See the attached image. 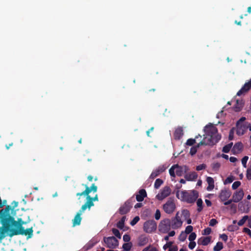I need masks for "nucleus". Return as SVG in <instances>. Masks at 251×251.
<instances>
[{
    "label": "nucleus",
    "instance_id": "62",
    "mask_svg": "<svg viewBox=\"0 0 251 251\" xmlns=\"http://www.w3.org/2000/svg\"><path fill=\"white\" fill-rule=\"evenodd\" d=\"M205 203L207 206H211L212 205V203L211 201L209 200L206 199L205 200Z\"/></svg>",
    "mask_w": 251,
    "mask_h": 251
},
{
    "label": "nucleus",
    "instance_id": "46",
    "mask_svg": "<svg viewBox=\"0 0 251 251\" xmlns=\"http://www.w3.org/2000/svg\"><path fill=\"white\" fill-rule=\"evenodd\" d=\"M220 166H221V165L219 163L216 162V163H214L212 164V167L213 170H217L219 169V168L220 167Z\"/></svg>",
    "mask_w": 251,
    "mask_h": 251
},
{
    "label": "nucleus",
    "instance_id": "1",
    "mask_svg": "<svg viewBox=\"0 0 251 251\" xmlns=\"http://www.w3.org/2000/svg\"><path fill=\"white\" fill-rule=\"evenodd\" d=\"M206 136L196 146L192 147L190 151L191 155H195L198 148L202 145L213 146L221 139V136L218 133L217 128L212 124L206 125L204 129Z\"/></svg>",
    "mask_w": 251,
    "mask_h": 251
},
{
    "label": "nucleus",
    "instance_id": "15",
    "mask_svg": "<svg viewBox=\"0 0 251 251\" xmlns=\"http://www.w3.org/2000/svg\"><path fill=\"white\" fill-rule=\"evenodd\" d=\"M167 167L165 165H160L155 170H154L151 174L150 178L151 179H154L157 176H158L161 173L164 172Z\"/></svg>",
    "mask_w": 251,
    "mask_h": 251
},
{
    "label": "nucleus",
    "instance_id": "43",
    "mask_svg": "<svg viewBox=\"0 0 251 251\" xmlns=\"http://www.w3.org/2000/svg\"><path fill=\"white\" fill-rule=\"evenodd\" d=\"M182 214L184 217L185 218V219L189 218L190 217L189 211L187 209L183 210L182 212Z\"/></svg>",
    "mask_w": 251,
    "mask_h": 251
},
{
    "label": "nucleus",
    "instance_id": "59",
    "mask_svg": "<svg viewBox=\"0 0 251 251\" xmlns=\"http://www.w3.org/2000/svg\"><path fill=\"white\" fill-rule=\"evenodd\" d=\"M124 224L121 222L120 221L117 223V227L121 229L124 228Z\"/></svg>",
    "mask_w": 251,
    "mask_h": 251
},
{
    "label": "nucleus",
    "instance_id": "31",
    "mask_svg": "<svg viewBox=\"0 0 251 251\" xmlns=\"http://www.w3.org/2000/svg\"><path fill=\"white\" fill-rule=\"evenodd\" d=\"M232 145H233V143L231 142V143H229L227 145L225 146L223 148L222 151L225 153H228L230 151Z\"/></svg>",
    "mask_w": 251,
    "mask_h": 251
},
{
    "label": "nucleus",
    "instance_id": "41",
    "mask_svg": "<svg viewBox=\"0 0 251 251\" xmlns=\"http://www.w3.org/2000/svg\"><path fill=\"white\" fill-rule=\"evenodd\" d=\"M197 235L195 232H192L190 233L188 239L190 241H194L196 238Z\"/></svg>",
    "mask_w": 251,
    "mask_h": 251
},
{
    "label": "nucleus",
    "instance_id": "53",
    "mask_svg": "<svg viewBox=\"0 0 251 251\" xmlns=\"http://www.w3.org/2000/svg\"><path fill=\"white\" fill-rule=\"evenodd\" d=\"M246 177L248 180L251 179V169H247Z\"/></svg>",
    "mask_w": 251,
    "mask_h": 251
},
{
    "label": "nucleus",
    "instance_id": "33",
    "mask_svg": "<svg viewBox=\"0 0 251 251\" xmlns=\"http://www.w3.org/2000/svg\"><path fill=\"white\" fill-rule=\"evenodd\" d=\"M163 183V181L161 179H160V178L156 179L154 182V188L155 189H158Z\"/></svg>",
    "mask_w": 251,
    "mask_h": 251
},
{
    "label": "nucleus",
    "instance_id": "36",
    "mask_svg": "<svg viewBox=\"0 0 251 251\" xmlns=\"http://www.w3.org/2000/svg\"><path fill=\"white\" fill-rule=\"evenodd\" d=\"M248 159H249V157L247 156H245L242 159V164L243 165V166L244 168L247 167V162Z\"/></svg>",
    "mask_w": 251,
    "mask_h": 251
},
{
    "label": "nucleus",
    "instance_id": "47",
    "mask_svg": "<svg viewBox=\"0 0 251 251\" xmlns=\"http://www.w3.org/2000/svg\"><path fill=\"white\" fill-rule=\"evenodd\" d=\"M205 168L206 165H205L204 164H202L196 167V170L198 171H200L205 169Z\"/></svg>",
    "mask_w": 251,
    "mask_h": 251
},
{
    "label": "nucleus",
    "instance_id": "29",
    "mask_svg": "<svg viewBox=\"0 0 251 251\" xmlns=\"http://www.w3.org/2000/svg\"><path fill=\"white\" fill-rule=\"evenodd\" d=\"M33 229L32 227L28 228L25 229V233L24 235L27 236L28 238H31L33 235Z\"/></svg>",
    "mask_w": 251,
    "mask_h": 251
},
{
    "label": "nucleus",
    "instance_id": "54",
    "mask_svg": "<svg viewBox=\"0 0 251 251\" xmlns=\"http://www.w3.org/2000/svg\"><path fill=\"white\" fill-rule=\"evenodd\" d=\"M196 245V244L195 242L190 241V242L189 244L188 247L190 249L193 250L195 247Z\"/></svg>",
    "mask_w": 251,
    "mask_h": 251
},
{
    "label": "nucleus",
    "instance_id": "32",
    "mask_svg": "<svg viewBox=\"0 0 251 251\" xmlns=\"http://www.w3.org/2000/svg\"><path fill=\"white\" fill-rule=\"evenodd\" d=\"M223 248V244L221 242L217 243L216 246L214 247L213 250L214 251H220Z\"/></svg>",
    "mask_w": 251,
    "mask_h": 251
},
{
    "label": "nucleus",
    "instance_id": "51",
    "mask_svg": "<svg viewBox=\"0 0 251 251\" xmlns=\"http://www.w3.org/2000/svg\"><path fill=\"white\" fill-rule=\"evenodd\" d=\"M246 118L245 117H242L237 122L236 125L244 124L245 123L244 122Z\"/></svg>",
    "mask_w": 251,
    "mask_h": 251
},
{
    "label": "nucleus",
    "instance_id": "56",
    "mask_svg": "<svg viewBox=\"0 0 251 251\" xmlns=\"http://www.w3.org/2000/svg\"><path fill=\"white\" fill-rule=\"evenodd\" d=\"M233 180L234 178L232 176H228L225 180V183H230L233 181Z\"/></svg>",
    "mask_w": 251,
    "mask_h": 251
},
{
    "label": "nucleus",
    "instance_id": "18",
    "mask_svg": "<svg viewBox=\"0 0 251 251\" xmlns=\"http://www.w3.org/2000/svg\"><path fill=\"white\" fill-rule=\"evenodd\" d=\"M243 144L239 142L235 143L232 149V152L234 154L239 153L243 150Z\"/></svg>",
    "mask_w": 251,
    "mask_h": 251
},
{
    "label": "nucleus",
    "instance_id": "11",
    "mask_svg": "<svg viewBox=\"0 0 251 251\" xmlns=\"http://www.w3.org/2000/svg\"><path fill=\"white\" fill-rule=\"evenodd\" d=\"M25 229L23 226H10L8 236L12 237L15 235H24Z\"/></svg>",
    "mask_w": 251,
    "mask_h": 251
},
{
    "label": "nucleus",
    "instance_id": "13",
    "mask_svg": "<svg viewBox=\"0 0 251 251\" xmlns=\"http://www.w3.org/2000/svg\"><path fill=\"white\" fill-rule=\"evenodd\" d=\"M82 209V206L81 208L79 209V211L77 213V214L75 216L74 218L73 219V226H76L80 225L81 223V221L82 220V218L81 217V215L86 209Z\"/></svg>",
    "mask_w": 251,
    "mask_h": 251
},
{
    "label": "nucleus",
    "instance_id": "50",
    "mask_svg": "<svg viewBox=\"0 0 251 251\" xmlns=\"http://www.w3.org/2000/svg\"><path fill=\"white\" fill-rule=\"evenodd\" d=\"M173 243L171 241L167 242L165 245H164L163 249L164 250H166L167 248L170 249V248L172 246Z\"/></svg>",
    "mask_w": 251,
    "mask_h": 251
},
{
    "label": "nucleus",
    "instance_id": "21",
    "mask_svg": "<svg viewBox=\"0 0 251 251\" xmlns=\"http://www.w3.org/2000/svg\"><path fill=\"white\" fill-rule=\"evenodd\" d=\"M182 224V222L181 221V219H178V218H173L172 219V222H171V227L174 228H177L181 226Z\"/></svg>",
    "mask_w": 251,
    "mask_h": 251
},
{
    "label": "nucleus",
    "instance_id": "26",
    "mask_svg": "<svg viewBox=\"0 0 251 251\" xmlns=\"http://www.w3.org/2000/svg\"><path fill=\"white\" fill-rule=\"evenodd\" d=\"M206 181L208 184V186L207 187V191H211L214 187V181L212 177L208 176L206 178Z\"/></svg>",
    "mask_w": 251,
    "mask_h": 251
},
{
    "label": "nucleus",
    "instance_id": "27",
    "mask_svg": "<svg viewBox=\"0 0 251 251\" xmlns=\"http://www.w3.org/2000/svg\"><path fill=\"white\" fill-rule=\"evenodd\" d=\"M132 246L131 242L125 243L123 245L122 251H130Z\"/></svg>",
    "mask_w": 251,
    "mask_h": 251
},
{
    "label": "nucleus",
    "instance_id": "38",
    "mask_svg": "<svg viewBox=\"0 0 251 251\" xmlns=\"http://www.w3.org/2000/svg\"><path fill=\"white\" fill-rule=\"evenodd\" d=\"M241 185V182L239 181H235L232 185V188L235 190L238 188Z\"/></svg>",
    "mask_w": 251,
    "mask_h": 251
},
{
    "label": "nucleus",
    "instance_id": "64",
    "mask_svg": "<svg viewBox=\"0 0 251 251\" xmlns=\"http://www.w3.org/2000/svg\"><path fill=\"white\" fill-rule=\"evenodd\" d=\"M246 126L247 129H249L250 131H251V124L249 123H246Z\"/></svg>",
    "mask_w": 251,
    "mask_h": 251
},
{
    "label": "nucleus",
    "instance_id": "58",
    "mask_svg": "<svg viewBox=\"0 0 251 251\" xmlns=\"http://www.w3.org/2000/svg\"><path fill=\"white\" fill-rule=\"evenodd\" d=\"M243 231L248 235H249L250 236H251V230L247 228V227H244L243 229Z\"/></svg>",
    "mask_w": 251,
    "mask_h": 251
},
{
    "label": "nucleus",
    "instance_id": "49",
    "mask_svg": "<svg viewBox=\"0 0 251 251\" xmlns=\"http://www.w3.org/2000/svg\"><path fill=\"white\" fill-rule=\"evenodd\" d=\"M160 216H161L160 211L159 209H157L156 210V212L155 213V216H154L155 219L157 220H159L160 218Z\"/></svg>",
    "mask_w": 251,
    "mask_h": 251
},
{
    "label": "nucleus",
    "instance_id": "3",
    "mask_svg": "<svg viewBox=\"0 0 251 251\" xmlns=\"http://www.w3.org/2000/svg\"><path fill=\"white\" fill-rule=\"evenodd\" d=\"M10 205H6L5 208L0 210L9 228L10 226H23V225H25L29 222V216H28V220L26 221H24L22 218H18L17 221H16L13 216L10 214Z\"/></svg>",
    "mask_w": 251,
    "mask_h": 251
},
{
    "label": "nucleus",
    "instance_id": "63",
    "mask_svg": "<svg viewBox=\"0 0 251 251\" xmlns=\"http://www.w3.org/2000/svg\"><path fill=\"white\" fill-rule=\"evenodd\" d=\"M237 160V158L235 157H230L229 158V161L231 162H232V163H234Z\"/></svg>",
    "mask_w": 251,
    "mask_h": 251
},
{
    "label": "nucleus",
    "instance_id": "30",
    "mask_svg": "<svg viewBox=\"0 0 251 251\" xmlns=\"http://www.w3.org/2000/svg\"><path fill=\"white\" fill-rule=\"evenodd\" d=\"M243 107V105L241 102L239 101V100H236V104L234 107V110L236 112H239L241 111L242 109V108Z\"/></svg>",
    "mask_w": 251,
    "mask_h": 251
},
{
    "label": "nucleus",
    "instance_id": "37",
    "mask_svg": "<svg viewBox=\"0 0 251 251\" xmlns=\"http://www.w3.org/2000/svg\"><path fill=\"white\" fill-rule=\"evenodd\" d=\"M196 143V139L190 138L187 140L186 145L188 146H192Z\"/></svg>",
    "mask_w": 251,
    "mask_h": 251
},
{
    "label": "nucleus",
    "instance_id": "17",
    "mask_svg": "<svg viewBox=\"0 0 251 251\" xmlns=\"http://www.w3.org/2000/svg\"><path fill=\"white\" fill-rule=\"evenodd\" d=\"M230 195L231 193L230 191L226 189L222 190L219 195V198L222 201H224L227 200L230 197Z\"/></svg>",
    "mask_w": 251,
    "mask_h": 251
},
{
    "label": "nucleus",
    "instance_id": "16",
    "mask_svg": "<svg viewBox=\"0 0 251 251\" xmlns=\"http://www.w3.org/2000/svg\"><path fill=\"white\" fill-rule=\"evenodd\" d=\"M244 193L242 189L236 191L232 196L233 201L238 202L240 201L243 198Z\"/></svg>",
    "mask_w": 251,
    "mask_h": 251
},
{
    "label": "nucleus",
    "instance_id": "22",
    "mask_svg": "<svg viewBox=\"0 0 251 251\" xmlns=\"http://www.w3.org/2000/svg\"><path fill=\"white\" fill-rule=\"evenodd\" d=\"M149 242L148 238L145 235H141L138 238V246L141 247L146 245Z\"/></svg>",
    "mask_w": 251,
    "mask_h": 251
},
{
    "label": "nucleus",
    "instance_id": "45",
    "mask_svg": "<svg viewBox=\"0 0 251 251\" xmlns=\"http://www.w3.org/2000/svg\"><path fill=\"white\" fill-rule=\"evenodd\" d=\"M211 232V229L210 227L205 228L202 231L203 235H209Z\"/></svg>",
    "mask_w": 251,
    "mask_h": 251
},
{
    "label": "nucleus",
    "instance_id": "48",
    "mask_svg": "<svg viewBox=\"0 0 251 251\" xmlns=\"http://www.w3.org/2000/svg\"><path fill=\"white\" fill-rule=\"evenodd\" d=\"M18 205V202L17 201H13L12 203H11V209L10 210L12 211V212H13L14 211V209L17 207Z\"/></svg>",
    "mask_w": 251,
    "mask_h": 251
},
{
    "label": "nucleus",
    "instance_id": "39",
    "mask_svg": "<svg viewBox=\"0 0 251 251\" xmlns=\"http://www.w3.org/2000/svg\"><path fill=\"white\" fill-rule=\"evenodd\" d=\"M193 227L191 226H186L185 230V233L186 234H189L192 233V231H193Z\"/></svg>",
    "mask_w": 251,
    "mask_h": 251
},
{
    "label": "nucleus",
    "instance_id": "2",
    "mask_svg": "<svg viewBox=\"0 0 251 251\" xmlns=\"http://www.w3.org/2000/svg\"><path fill=\"white\" fill-rule=\"evenodd\" d=\"M85 188V190L82 192L77 193V196H86V201L82 205V209H90L91 207L94 206V201H98V196L96 194L94 197H92L89 195L91 192L95 193L98 190V187L93 183L90 187H88L86 184H82Z\"/></svg>",
    "mask_w": 251,
    "mask_h": 251
},
{
    "label": "nucleus",
    "instance_id": "6",
    "mask_svg": "<svg viewBox=\"0 0 251 251\" xmlns=\"http://www.w3.org/2000/svg\"><path fill=\"white\" fill-rule=\"evenodd\" d=\"M135 202V200L134 196L131 197L120 207L119 209V213L121 215H124L129 212L131 208L132 207L133 203Z\"/></svg>",
    "mask_w": 251,
    "mask_h": 251
},
{
    "label": "nucleus",
    "instance_id": "25",
    "mask_svg": "<svg viewBox=\"0 0 251 251\" xmlns=\"http://www.w3.org/2000/svg\"><path fill=\"white\" fill-rule=\"evenodd\" d=\"M183 135V129L181 127L176 128L174 132V136L176 140H179Z\"/></svg>",
    "mask_w": 251,
    "mask_h": 251
},
{
    "label": "nucleus",
    "instance_id": "55",
    "mask_svg": "<svg viewBox=\"0 0 251 251\" xmlns=\"http://www.w3.org/2000/svg\"><path fill=\"white\" fill-rule=\"evenodd\" d=\"M238 229V227L235 226H230L228 227V230L230 231H234L237 230Z\"/></svg>",
    "mask_w": 251,
    "mask_h": 251
},
{
    "label": "nucleus",
    "instance_id": "7",
    "mask_svg": "<svg viewBox=\"0 0 251 251\" xmlns=\"http://www.w3.org/2000/svg\"><path fill=\"white\" fill-rule=\"evenodd\" d=\"M176 208V204L173 199L170 198L163 205V209L168 214H172Z\"/></svg>",
    "mask_w": 251,
    "mask_h": 251
},
{
    "label": "nucleus",
    "instance_id": "34",
    "mask_svg": "<svg viewBox=\"0 0 251 251\" xmlns=\"http://www.w3.org/2000/svg\"><path fill=\"white\" fill-rule=\"evenodd\" d=\"M249 219V216L247 215L244 216L242 219L239 220L238 222V225L239 226H243L247 220Z\"/></svg>",
    "mask_w": 251,
    "mask_h": 251
},
{
    "label": "nucleus",
    "instance_id": "8",
    "mask_svg": "<svg viewBox=\"0 0 251 251\" xmlns=\"http://www.w3.org/2000/svg\"><path fill=\"white\" fill-rule=\"evenodd\" d=\"M156 223L153 220H148L144 224V231L147 233H151L156 229Z\"/></svg>",
    "mask_w": 251,
    "mask_h": 251
},
{
    "label": "nucleus",
    "instance_id": "24",
    "mask_svg": "<svg viewBox=\"0 0 251 251\" xmlns=\"http://www.w3.org/2000/svg\"><path fill=\"white\" fill-rule=\"evenodd\" d=\"M198 177V175L196 172H192L188 174H185L184 176L185 178L188 181L195 180Z\"/></svg>",
    "mask_w": 251,
    "mask_h": 251
},
{
    "label": "nucleus",
    "instance_id": "14",
    "mask_svg": "<svg viewBox=\"0 0 251 251\" xmlns=\"http://www.w3.org/2000/svg\"><path fill=\"white\" fill-rule=\"evenodd\" d=\"M251 88V79L249 81L245 83L241 89L237 93V96H241L242 95H245L248 92Z\"/></svg>",
    "mask_w": 251,
    "mask_h": 251
},
{
    "label": "nucleus",
    "instance_id": "35",
    "mask_svg": "<svg viewBox=\"0 0 251 251\" xmlns=\"http://www.w3.org/2000/svg\"><path fill=\"white\" fill-rule=\"evenodd\" d=\"M112 233L115 235V236H116L119 239L121 238V234L120 233V231L118 229L116 228H112Z\"/></svg>",
    "mask_w": 251,
    "mask_h": 251
},
{
    "label": "nucleus",
    "instance_id": "20",
    "mask_svg": "<svg viewBox=\"0 0 251 251\" xmlns=\"http://www.w3.org/2000/svg\"><path fill=\"white\" fill-rule=\"evenodd\" d=\"M236 133L238 135H243L247 130L246 123L244 124L236 125Z\"/></svg>",
    "mask_w": 251,
    "mask_h": 251
},
{
    "label": "nucleus",
    "instance_id": "9",
    "mask_svg": "<svg viewBox=\"0 0 251 251\" xmlns=\"http://www.w3.org/2000/svg\"><path fill=\"white\" fill-rule=\"evenodd\" d=\"M103 241L106 247L110 249H115L119 245L118 240L114 236L104 237Z\"/></svg>",
    "mask_w": 251,
    "mask_h": 251
},
{
    "label": "nucleus",
    "instance_id": "57",
    "mask_svg": "<svg viewBox=\"0 0 251 251\" xmlns=\"http://www.w3.org/2000/svg\"><path fill=\"white\" fill-rule=\"evenodd\" d=\"M220 237L225 242H226L228 239L227 236L224 233L220 235Z\"/></svg>",
    "mask_w": 251,
    "mask_h": 251
},
{
    "label": "nucleus",
    "instance_id": "10",
    "mask_svg": "<svg viewBox=\"0 0 251 251\" xmlns=\"http://www.w3.org/2000/svg\"><path fill=\"white\" fill-rule=\"evenodd\" d=\"M171 227V220L169 219H165L159 224V230L163 233H166L170 230Z\"/></svg>",
    "mask_w": 251,
    "mask_h": 251
},
{
    "label": "nucleus",
    "instance_id": "52",
    "mask_svg": "<svg viewBox=\"0 0 251 251\" xmlns=\"http://www.w3.org/2000/svg\"><path fill=\"white\" fill-rule=\"evenodd\" d=\"M218 222L215 219H212L209 222V226H213L217 224Z\"/></svg>",
    "mask_w": 251,
    "mask_h": 251
},
{
    "label": "nucleus",
    "instance_id": "28",
    "mask_svg": "<svg viewBox=\"0 0 251 251\" xmlns=\"http://www.w3.org/2000/svg\"><path fill=\"white\" fill-rule=\"evenodd\" d=\"M197 205L198 206L197 211L198 212H200L203 209V201L201 199H199L197 201Z\"/></svg>",
    "mask_w": 251,
    "mask_h": 251
},
{
    "label": "nucleus",
    "instance_id": "19",
    "mask_svg": "<svg viewBox=\"0 0 251 251\" xmlns=\"http://www.w3.org/2000/svg\"><path fill=\"white\" fill-rule=\"evenodd\" d=\"M147 196V194L146 190L144 189H142L140 190L138 194L136 195V200L138 202H141Z\"/></svg>",
    "mask_w": 251,
    "mask_h": 251
},
{
    "label": "nucleus",
    "instance_id": "60",
    "mask_svg": "<svg viewBox=\"0 0 251 251\" xmlns=\"http://www.w3.org/2000/svg\"><path fill=\"white\" fill-rule=\"evenodd\" d=\"M178 248L176 246H172L170 249H169V251H177Z\"/></svg>",
    "mask_w": 251,
    "mask_h": 251
},
{
    "label": "nucleus",
    "instance_id": "61",
    "mask_svg": "<svg viewBox=\"0 0 251 251\" xmlns=\"http://www.w3.org/2000/svg\"><path fill=\"white\" fill-rule=\"evenodd\" d=\"M233 135H234L233 132L231 130H230V132H229V137H228V139H229V140H233Z\"/></svg>",
    "mask_w": 251,
    "mask_h": 251
},
{
    "label": "nucleus",
    "instance_id": "12",
    "mask_svg": "<svg viewBox=\"0 0 251 251\" xmlns=\"http://www.w3.org/2000/svg\"><path fill=\"white\" fill-rule=\"evenodd\" d=\"M171 193V189L169 186L164 187L160 191L159 193H158L156 197L158 200H162L168 196Z\"/></svg>",
    "mask_w": 251,
    "mask_h": 251
},
{
    "label": "nucleus",
    "instance_id": "44",
    "mask_svg": "<svg viewBox=\"0 0 251 251\" xmlns=\"http://www.w3.org/2000/svg\"><path fill=\"white\" fill-rule=\"evenodd\" d=\"M123 240L126 243L129 242V241L130 240V236L129 235L127 234H125L123 236Z\"/></svg>",
    "mask_w": 251,
    "mask_h": 251
},
{
    "label": "nucleus",
    "instance_id": "42",
    "mask_svg": "<svg viewBox=\"0 0 251 251\" xmlns=\"http://www.w3.org/2000/svg\"><path fill=\"white\" fill-rule=\"evenodd\" d=\"M186 237V234H185L183 232H182L180 234L178 239L180 241L183 242L185 240Z\"/></svg>",
    "mask_w": 251,
    "mask_h": 251
},
{
    "label": "nucleus",
    "instance_id": "5",
    "mask_svg": "<svg viewBox=\"0 0 251 251\" xmlns=\"http://www.w3.org/2000/svg\"><path fill=\"white\" fill-rule=\"evenodd\" d=\"M189 171V168L186 165L179 166L178 164L173 165L169 169V174L172 177L176 176L175 172L177 176H181L184 173H186Z\"/></svg>",
    "mask_w": 251,
    "mask_h": 251
},
{
    "label": "nucleus",
    "instance_id": "23",
    "mask_svg": "<svg viewBox=\"0 0 251 251\" xmlns=\"http://www.w3.org/2000/svg\"><path fill=\"white\" fill-rule=\"evenodd\" d=\"M211 240V236L201 237L199 239L198 243L199 245L207 246L210 242Z\"/></svg>",
    "mask_w": 251,
    "mask_h": 251
},
{
    "label": "nucleus",
    "instance_id": "4",
    "mask_svg": "<svg viewBox=\"0 0 251 251\" xmlns=\"http://www.w3.org/2000/svg\"><path fill=\"white\" fill-rule=\"evenodd\" d=\"M179 191L177 190L176 193V197L179 198ZM181 197L180 199L184 201L187 202L188 203H194L199 197V193L196 190H192L190 192L186 190L182 191L180 193Z\"/></svg>",
    "mask_w": 251,
    "mask_h": 251
},
{
    "label": "nucleus",
    "instance_id": "40",
    "mask_svg": "<svg viewBox=\"0 0 251 251\" xmlns=\"http://www.w3.org/2000/svg\"><path fill=\"white\" fill-rule=\"evenodd\" d=\"M140 218L138 216L135 217L133 220L130 222V225L131 226H134L137 224V223L139 221Z\"/></svg>",
    "mask_w": 251,
    "mask_h": 251
}]
</instances>
